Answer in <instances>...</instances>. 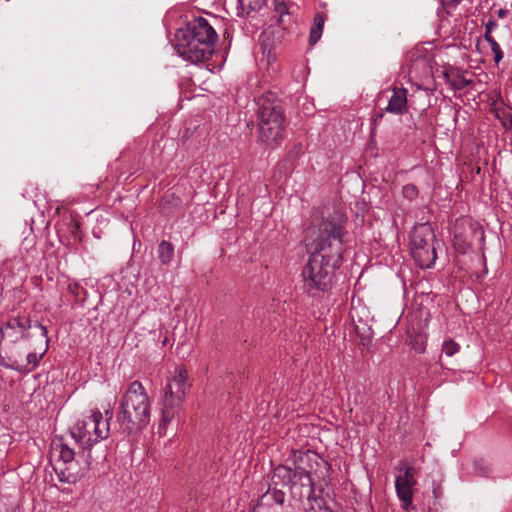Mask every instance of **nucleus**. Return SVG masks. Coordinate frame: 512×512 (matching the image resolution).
I'll list each match as a JSON object with an SVG mask.
<instances>
[{"instance_id":"1","label":"nucleus","mask_w":512,"mask_h":512,"mask_svg":"<svg viewBox=\"0 0 512 512\" xmlns=\"http://www.w3.org/2000/svg\"><path fill=\"white\" fill-rule=\"evenodd\" d=\"M346 218L339 215L323 219L313 238L314 251L302 269V289L310 297L331 290L335 271L343 262Z\"/></svg>"},{"instance_id":"2","label":"nucleus","mask_w":512,"mask_h":512,"mask_svg":"<svg viewBox=\"0 0 512 512\" xmlns=\"http://www.w3.org/2000/svg\"><path fill=\"white\" fill-rule=\"evenodd\" d=\"M175 37L178 55L183 60L198 64L213 55L217 33L205 18L199 17L179 29Z\"/></svg>"},{"instance_id":"3","label":"nucleus","mask_w":512,"mask_h":512,"mask_svg":"<svg viewBox=\"0 0 512 512\" xmlns=\"http://www.w3.org/2000/svg\"><path fill=\"white\" fill-rule=\"evenodd\" d=\"M151 402L146 389L140 381L129 384L123 394L117 422L120 430L126 435L137 433L150 423Z\"/></svg>"},{"instance_id":"4","label":"nucleus","mask_w":512,"mask_h":512,"mask_svg":"<svg viewBox=\"0 0 512 512\" xmlns=\"http://www.w3.org/2000/svg\"><path fill=\"white\" fill-rule=\"evenodd\" d=\"M188 387L187 371L183 368H176L175 374L168 380L164 388L162 417L158 427L159 436L166 434L167 426L179 413Z\"/></svg>"},{"instance_id":"5","label":"nucleus","mask_w":512,"mask_h":512,"mask_svg":"<svg viewBox=\"0 0 512 512\" xmlns=\"http://www.w3.org/2000/svg\"><path fill=\"white\" fill-rule=\"evenodd\" d=\"M432 227L420 224L411 233V251L421 268H430L436 261L437 255L432 241L434 240Z\"/></svg>"},{"instance_id":"6","label":"nucleus","mask_w":512,"mask_h":512,"mask_svg":"<svg viewBox=\"0 0 512 512\" xmlns=\"http://www.w3.org/2000/svg\"><path fill=\"white\" fill-rule=\"evenodd\" d=\"M399 470L403 473L395 478V490L402 508L409 511L412 508L413 487L417 483L414 478V468L405 466Z\"/></svg>"},{"instance_id":"7","label":"nucleus","mask_w":512,"mask_h":512,"mask_svg":"<svg viewBox=\"0 0 512 512\" xmlns=\"http://www.w3.org/2000/svg\"><path fill=\"white\" fill-rule=\"evenodd\" d=\"M256 104L258 106V123H264V121L285 120L282 105L273 93L268 92L261 95L257 98Z\"/></svg>"},{"instance_id":"8","label":"nucleus","mask_w":512,"mask_h":512,"mask_svg":"<svg viewBox=\"0 0 512 512\" xmlns=\"http://www.w3.org/2000/svg\"><path fill=\"white\" fill-rule=\"evenodd\" d=\"M95 411L91 413L90 416L79 421L77 425L71 431V436L83 449L88 450V454L86 455L87 463L90 464L89 459L91 458V449L97 441H94V437L96 436V429L89 426L90 422L95 424Z\"/></svg>"},{"instance_id":"9","label":"nucleus","mask_w":512,"mask_h":512,"mask_svg":"<svg viewBox=\"0 0 512 512\" xmlns=\"http://www.w3.org/2000/svg\"><path fill=\"white\" fill-rule=\"evenodd\" d=\"M31 328V320L25 316L14 317L9 319L0 329L2 338L9 343H16L21 339L29 337V329Z\"/></svg>"},{"instance_id":"10","label":"nucleus","mask_w":512,"mask_h":512,"mask_svg":"<svg viewBox=\"0 0 512 512\" xmlns=\"http://www.w3.org/2000/svg\"><path fill=\"white\" fill-rule=\"evenodd\" d=\"M259 136L263 143L273 148L284 139V120L264 121L258 123Z\"/></svg>"},{"instance_id":"11","label":"nucleus","mask_w":512,"mask_h":512,"mask_svg":"<svg viewBox=\"0 0 512 512\" xmlns=\"http://www.w3.org/2000/svg\"><path fill=\"white\" fill-rule=\"evenodd\" d=\"M275 473L281 476L283 479H287L289 482L299 483L301 486H309L311 491L314 489V482L308 471L300 466H296L294 469L286 466H278L275 469Z\"/></svg>"},{"instance_id":"12","label":"nucleus","mask_w":512,"mask_h":512,"mask_svg":"<svg viewBox=\"0 0 512 512\" xmlns=\"http://www.w3.org/2000/svg\"><path fill=\"white\" fill-rule=\"evenodd\" d=\"M407 110V90L405 88L394 87L386 111L395 115H402L406 113Z\"/></svg>"},{"instance_id":"13","label":"nucleus","mask_w":512,"mask_h":512,"mask_svg":"<svg viewBox=\"0 0 512 512\" xmlns=\"http://www.w3.org/2000/svg\"><path fill=\"white\" fill-rule=\"evenodd\" d=\"M106 415H109L108 418L104 419L103 415L100 411L95 410V424L90 422L89 426L96 429V436L94 437V441H101L108 437L109 435V420L112 418V413L109 411L105 412Z\"/></svg>"},{"instance_id":"14","label":"nucleus","mask_w":512,"mask_h":512,"mask_svg":"<svg viewBox=\"0 0 512 512\" xmlns=\"http://www.w3.org/2000/svg\"><path fill=\"white\" fill-rule=\"evenodd\" d=\"M323 27H324V18L322 15L317 14L314 17L313 25L310 30V37H309L310 45H314L321 38L322 32H323Z\"/></svg>"},{"instance_id":"15","label":"nucleus","mask_w":512,"mask_h":512,"mask_svg":"<svg viewBox=\"0 0 512 512\" xmlns=\"http://www.w3.org/2000/svg\"><path fill=\"white\" fill-rule=\"evenodd\" d=\"M159 259L161 263L168 264L173 257L174 248L173 245L168 241H162L158 248Z\"/></svg>"},{"instance_id":"16","label":"nucleus","mask_w":512,"mask_h":512,"mask_svg":"<svg viewBox=\"0 0 512 512\" xmlns=\"http://www.w3.org/2000/svg\"><path fill=\"white\" fill-rule=\"evenodd\" d=\"M55 449L59 452V458L63 463H71L75 457V452L67 444L60 441L58 444L55 443Z\"/></svg>"},{"instance_id":"17","label":"nucleus","mask_w":512,"mask_h":512,"mask_svg":"<svg viewBox=\"0 0 512 512\" xmlns=\"http://www.w3.org/2000/svg\"><path fill=\"white\" fill-rule=\"evenodd\" d=\"M239 6L243 11H258L265 4V0H238Z\"/></svg>"},{"instance_id":"18","label":"nucleus","mask_w":512,"mask_h":512,"mask_svg":"<svg viewBox=\"0 0 512 512\" xmlns=\"http://www.w3.org/2000/svg\"><path fill=\"white\" fill-rule=\"evenodd\" d=\"M474 470L479 476L486 477L490 474L491 467L487 461L479 459L474 461Z\"/></svg>"},{"instance_id":"19","label":"nucleus","mask_w":512,"mask_h":512,"mask_svg":"<svg viewBox=\"0 0 512 512\" xmlns=\"http://www.w3.org/2000/svg\"><path fill=\"white\" fill-rule=\"evenodd\" d=\"M459 350L460 345L451 339L445 340L442 344V351L448 357L455 355Z\"/></svg>"},{"instance_id":"20","label":"nucleus","mask_w":512,"mask_h":512,"mask_svg":"<svg viewBox=\"0 0 512 512\" xmlns=\"http://www.w3.org/2000/svg\"><path fill=\"white\" fill-rule=\"evenodd\" d=\"M418 194V188L414 184L409 183L402 187V195L409 201L415 200L418 197Z\"/></svg>"},{"instance_id":"21","label":"nucleus","mask_w":512,"mask_h":512,"mask_svg":"<svg viewBox=\"0 0 512 512\" xmlns=\"http://www.w3.org/2000/svg\"><path fill=\"white\" fill-rule=\"evenodd\" d=\"M450 83L454 87V89L463 90L471 84V81L467 80L463 76H457L453 80H451Z\"/></svg>"},{"instance_id":"22","label":"nucleus","mask_w":512,"mask_h":512,"mask_svg":"<svg viewBox=\"0 0 512 512\" xmlns=\"http://www.w3.org/2000/svg\"><path fill=\"white\" fill-rule=\"evenodd\" d=\"M490 47H491V50L494 54V61L496 64H498L502 59H503V52L499 46V44L497 43V41H494L492 42L491 44H489Z\"/></svg>"},{"instance_id":"23","label":"nucleus","mask_w":512,"mask_h":512,"mask_svg":"<svg viewBox=\"0 0 512 512\" xmlns=\"http://www.w3.org/2000/svg\"><path fill=\"white\" fill-rule=\"evenodd\" d=\"M270 496L274 503L282 505L285 501V494L281 490L273 489L270 492Z\"/></svg>"},{"instance_id":"24","label":"nucleus","mask_w":512,"mask_h":512,"mask_svg":"<svg viewBox=\"0 0 512 512\" xmlns=\"http://www.w3.org/2000/svg\"><path fill=\"white\" fill-rule=\"evenodd\" d=\"M275 2V12L279 15L278 22H282V18L288 14V9L283 2Z\"/></svg>"},{"instance_id":"25","label":"nucleus","mask_w":512,"mask_h":512,"mask_svg":"<svg viewBox=\"0 0 512 512\" xmlns=\"http://www.w3.org/2000/svg\"><path fill=\"white\" fill-rule=\"evenodd\" d=\"M43 355H44V353H41V354H37L35 352L28 353V355L26 357L27 364L31 365L32 367H35L39 363V361L41 360Z\"/></svg>"},{"instance_id":"26","label":"nucleus","mask_w":512,"mask_h":512,"mask_svg":"<svg viewBox=\"0 0 512 512\" xmlns=\"http://www.w3.org/2000/svg\"><path fill=\"white\" fill-rule=\"evenodd\" d=\"M0 364L16 371L22 370L21 365H19V363L16 360L10 361L9 363H7V361L0 360Z\"/></svg>"},{"instance_id":"27","label":"nucleus","mask_w":512,"mask_h":512,"mask_svg":"<svg viewBox=\"0 0 512 512\" xmlns=\"http://www.w3.org/2000/svg\"><path fill=\"white\" fill-rule=\"evenodd\" d=\"M58 477L61 482L70 483V482L75 481V477L73 475H71V474L66 475V473L64 471H61V473L58 474Z\"/></svg>"},{"instance_id":"28","label":"nucleus","mask_w":512,"mask_h":512,"mask_svg":"<svg viewBox=\"0 0 512 512\" xmlns=\"http://www.w3.org/2000/svg\"><path fill=\"white\" fill-rule=\"evenodd\" d=\"M497 27V22L494 19H489V21L485 24V31L488 33H492V31Z\"/></svg>"},{"instance_id":"29","label":"nucleus","mask_w":512,"mask_h":512,"mask_svg":"<svg viewBox=\"0 0 512 512\" xmlns=\"http://www.w3.org/2000/svg\"><path fill=\"white\" fill-rule=\"evenodd\" d=\"M432 493H433V496H434L435 499L441 498L442 495H443L441 486L439 484H434L433 485Z\"/></svg>"},{"instance_id":"30","label":"nucleus","mask_w":512,"mask_h":512,"mask_svg":"<svg viewBox=\"0 0 512 512\" xmlns=\"http://www.w3.org/2000/svg\"><path fill=\"white\" fill-rule=\"evenodd\" d=\"M35 326L41 330V334L46 339V344H48L49 338H48L47 328L45 326H43L41 323H36Z\"/></svg>"},{"instance_id":"31","label":"nucleus","mask_w":512,"mask_h":512,"mask_svg":"<svg viewBox=\"0 0 512 512\" xmlns=\"http://www.w3.org/2000/svg\"><path fill=\"white\" fill-rule=\"evenodd\" d=\"M308 502L309 503L314 502L317 505V507H319V508H322V506L324 505V501H323L322 498H316V497L309 496L308 497Z\"/></svg>"},{"instance_id":"32","label":"nucleus","mask_w":512,"mask_h":512,"mask_svg":"<svg viewBox=\"0 0 512 512\" xmlns=\"http://www.w3.org/2000/svg\"><path fill=\"white\" fill-rule=\"evenodd\" d=\"M492 33H488L487 31H485V34H484V39L489 43L491 44L492 42L496 41L492 35Z\"/></svg>"},{"instance_id":"33","label":"nucleus","mask_w":512,"mask_h":512,"mask_svg":"<svg viewBox=\"0 0 512 512\" xmlns=\"http://www.w3.org/2000/svg\"><path fill=\"white\" fill-rule=\"evenodd\" d=\"M415 350L419 351V352H423L424 351V346L421 344L419 346H414Z\"/></svg>"},{"instance_id":"34","label":"nucleus","mask_w":512,"mask_h":512,"mask_svg":"<svg viewBox=\"0 0 512 512\" xmlns=\"http://www.w3.org/2000/svg\"><path fill=\"white\" fill-rule=\"evenodd\" d=\"M223 36H224L225 39H228L230 37V34H229L228 31H225Z\"/></svg>"},{"instance_id":"35","label":"nucleus","mask_w":512,"mask_h":512,"mask_svg":"<svg viewBox=\"0 0 512 512\" xmlns=\"http://www.w3.org/2000/svg\"><path fill=\"white\" fill-rule=\"evenodd\" d=\"M498 13H499V16H503L505 12H504V10L500 9Z\"/></svg>"},{"instance_id":"36","label":"nucleus","mask_w":512,"mask_h":512,"mask_svg":"<svg viewBox=\"0 0 512 512\" xmlns=\"http://www.w3.org/2000/svg\"><path fill=\"white\" fill-rule=\"evenodd\" d=\"M69 289H70L72 292H74V290H73V286H72V285H70V286H69Z\"/></svg>"},{"instance_id":"37","label":"nucleus","mask_w":512,"mask_h":512,"mask_svg":"<svg viewBox=\"0 0 512 512\" xmlns=\"http://www.w3.org/2000/svg\"><path fill=\"white\" fill-rule=\"evenodd\" d=\"M325 512H333V511H331V510H330V509H328V508H325Z\"/></svg>"}]
</instances>
